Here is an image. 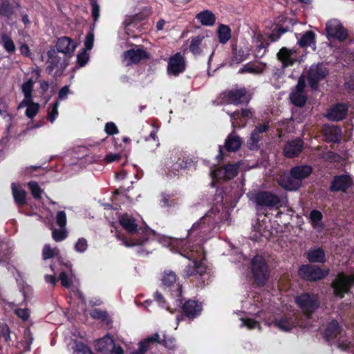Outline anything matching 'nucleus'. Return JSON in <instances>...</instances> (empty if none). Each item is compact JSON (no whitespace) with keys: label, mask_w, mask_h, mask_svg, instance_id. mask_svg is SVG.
<instances>
[{"label":"nucleus","mask_w":354,"mask_h":354,"mask_svg":"<svg viewBox=\"0 0 354 354\" xmlns=\"http://www.w3.org/2000/svg\"><path fill=\"white\" fill-rule=\"evenodd\" d=\"M46 56V70L49 73H51L55 69L62 70L63 68L64 62L55 50H48Z\"/></svg>","instance_id":"obj_14"},{"label":"nucleus","mask_w":354,"mask_h":354,"mask_svg":"<svg viewBox=\"0 0 354 354\" xmlns=\"http://www.w3.org/2000/svg\"><path fill=\"white\" fill-rule=\"evenodd\" d=\"M77 46V43L68 37H62L58 39L56 47L59 52L67 55H72Z\"/></svg>","instance_id":"obj_16"},{"label":"nucleus","mask_w":354,"mask_h":354,"mask_svg":"<svg viewBox=\"0 0 354 354\" xmlns=\"http://www.w3.org/2000/svg\"><path fill=\"white\" fill-rule=\"evenodd\" d=\"M222 97L224 102L235 104L248 102L250 99L245 88L232 89L223 93Z\"/></svg>","instance_id":"obj_7"},{"label":"nucleus","mask_w":354,"mask_h":354,"mask_svg":"<svg viewBox=\"0 0 354 354\" xmlns=\"http://www.w3.org/2000/svg\"><path fill=\"white\" fill-rule=\"evenodd\" d=\"M147 57L146 52L140 48H135L126 51L123 55V62L126 65L136 64Z\"/></svg>","instance_id":"obj_15"},{"label":"nucleus","mask_w":354,"mask_h":354,"mask_svg":"<svg viewBox=\"0 0 354 354\" xmlns=\"http://www.w3.org/2000/svg\"><path fill=\"white\" fill-rule=\"evenodd\" d=\"M28 187L35 198H39L41 197L42 191L36 182H30L28 183Z\"/></svg>","instance_id":"obj_50"},{"label":"nucleus","mask_w":354,"mask_h":354,"mask_svg":"<svg viewBox=\"0 0 354 354\" xmlns=\"http://www.w3.org/2000/svg\"><path fill=\"white\" fill-rule=\"evenodd\" d=\"M160 335L158 333L152 335L139 344L138 351H134L132 354H143L149 348V342H159Z\"/></svg>","instance_id":"obj_32"},{"label":"nucleus","mask_w":354,"mask_h":354,"mask_svg":"<svg viewBox=\"0 0 354 354\" xmlns=\"http://www.w3.org/2000/svg\"><path fill=\"white\" fill-rule=\"evenodd\" d=\"M327 70L322 64H313L308 71V80L312 88L315 89L319 81L324 79Z\"/></svg>","instance_id":"obj_9"},{"label":"nucleus","mask_w":354,"mask_h":354,"mask_svg":"<svg viewBox=\"0 0 354 354\" xmlns=\"http://www.w3.org/2000/svg\"><path fill=\"white\" fill-rule=\"evenodd\" d=\"M4 337L6 341L10 339V330L6 325L0 326V337Z\"/></svg>","instance_id":"obj_61"},{"label":"nucleus","mask_w":354,"mask_h":354,"mask_svg":"<svg viewBox=\"0 0 354 354\" xmlns=\"http://www.w3.org/2000/svg\"><path fill=\"white\" fill-rule=\"evenodd\" d=\"M353 283L354 274L346 276L343 273L339 274L333 283L335 294L341 297H343L344 294L349 290Z\"/></svg>","instance_id":"obj_5"},{"label":"nucleus","mask_w":354,"mask_h":354,"mask_svg":"<svg viewBox=\"0 0 354 354\" xmlns=\"http://www.w3.org/2000/svg\"><path fill=\"white\" fill-rule=\"evenodd\" d=\"M19 50L21 52V53L24 55H26V56H29L30 55V50H29V47L28 46L27 44H21L20 48H19Z\"/></svg>","instance_id":"obj_64"},{"label":"nucleus","mask_w":354,"mask_h":354,"mask_svg":"<svg viewBox=\"0 0 354 354\" xmlns=\"http://www.w3.org/2000/svg\"><path fill=\"white\" fill-rule=\"evenodd\" d=\"M326 31L329 37L343 41L347 37V33L340 22L337 19H330L326 26Z\"/></svg>","instance_id":"obj_10"},{"label":"nucleus","mask_w":354,"mask_h":354,"mask_svg":"<svg viewBox=\"0 0 354 354\" xmlns=\"http://www.w3.org/2000/svg\"><path fill=\"white\" fill-rule=\"evenodd\" d=\"M299 44L302 47H312L315 48V33L313 31H307L299 41Z\"/></svg>","instance_id":"obj_35"},{"label":"nucleus","mask_w":354,"mask_h":354,"mask_svg":"<svg viewBox=\"0 0 354 354\" xmlns=\"http://www.w3.org/2000/svg\"><path fill=\"white\" fill-rule=\"evenodd\" d=\"M254 201L257 206L276 207H279L281 200L278 196L270 192H260L255 194Z\"/></svg>","instance_id":"obj_4"},{"label":"nucleus","mask_w":354,"mask_h":354,"mask_svg":"<svg viewBox=\"0 0 354 354\" xmlns=\"http://www.w3.org/2000/svg\"><path fill=\"white\" fill-rule=\"evenodd\" d=\"M196 18L204 26H212L216 21L214 15L209 10H205L198 13Z\"/></svg>","instance_id":"obj_31"},{"label":"nucleus","mask_w":354,"mask_h":354,"mask_svg":"<svg viewBox=\"0 0 354 354\" xmlns=\"http://www.w3.org/2000/svg\"><path fill=\"white\" fill-rule=\"evenodd\" d=\"M299 276L308 281H316L324 278L327 272L321 270L315 266H302L299 270Z\"/></svg>","instance_id":"obj_6"},{"label":"nucleus","mask_w":354,"mask_h":354,"mask_svg":"<svg viewBox=\"0 0 354 354\" xmlns=\"http://www.w3.org/2000/svg\"><path fill=\"white\" fill-rule=\"evenodd\" d=\"M242 144L241 138L234 133L230 134L225 140V148L228 151H236Z\"/></svg>","instance_id":"obj_26"},{"label":"nucleus","mask_w":354,"mask_h":354,"mask_svg":"<svg viewBox=\"0 0 354 354\" xmlns=\"http://www.w3.org/2000/svg\"><path fill=\"white\" fill-rule=\"evenodd\" d=\"M53 239L57 241H62L67 236V232L65 227H60L59 230L52 228Z\"/></svg>","instance_id":"obj_46"},{"label":"nucleus","mask_w":354,"mask_h":354,"mask_svg":"<svg viewBox=\"0 0 354 354\" xmlns=\"http://www.w3.org/2000/svg\"><path fill=\"white\" fill-rule=\"evenodd\" d=\"M252 271L256 283L263 285L269 277L268 268L263 257L257 255L252 261Z\"/></svg>","instance_id":"obj_2"},{"label":"nucleus","mask_w":354,"mask_h":354,"mask_svg":"<svg viewBox=\"0 0 354 354\" xmlns=\"http://www.w3.org/2000/svg\"><path fill=\"white\" fill-rule=\"evenodd\" d=\"M185 70V61L180 53H176L170 58L168 66V72L174 75L183 72Z\"/></svg>","instance_id":"obj_17"},{"label":"nucleus","mask_w":354,"mask_h":354,"mask_svg":"<svg viewBox=\"0 0 354 354\" xmlns=\"http://www.w3.org/2000/svg\"><path fill=\"white\" fill-rule=\"evenodd\" d=\"M92 15L95 21H97L100 15V8L96 2L92 3Z\"/></svg>","instance_id":"obj_62"},{"label":"nucleus","mask_w":354,"mask_h":354,"mask_svg":"<svg viewBox=\"0 0 354 354\" xmlns=\"http://www.w3.org/2000/svg\"><path fill=\"white\" fill-rule=\"evenodd\" d=\"M88 59V55L86 54L85 51L79 53L77 55V62L80 66H82L85 65Z\"/></svg>","instance_id":"obj_60"},{"label":"nucleus","mask_w":354,"mask_h":354,"mask_svg":"<svg viewBox=\"0 0 354 354\" xmlns=\"http://www.w3.org/2000/svg\"><path fill=\"white\" fill-rule=\"evenodd\" d=\"M119 222L122 226L129 233L133 234L136 232L137 224L135 219L128 214L122 215L119 218Z\"/></svg>","instance_id":"obj_27"},{"label":"nucleus","mask_w":354,"mask_h":354,"mask_svg":"<svg viewBox=\"0 0 354 354\" xmlns=\"http://www.w3.org/2000/svg\"><path fill=\"white\" fill-rule=\"evenodd\" d=\"M12 192L16 203L23 205L26 203V193L19 185L12 184Z\"/></svg>","instance_id":"obj_30"},{"label":"nucleus","mask_w":354,"mask_h":354,"mask_svg":"<svg viewBox=\"0 0 354 354\" xmlns=\"http://www.w3.org/2000/svg\"><path fill=\"white\" fill-rule=\"evenodd\" d=\"M210 48L213 50V41L208 37L205 36H196L193 37L190 41L189 50L194 55H199L204 48ZM214 50H212V55Z\"/></svg>","instance_id":"obj_8"},{"label":"nucleus","mask_w":354,"mask_h":354,"mask_svg":"<svg viewBox=\"0 0 354 354\" xmlns=\"http://www.w3.org/2000/svg\"><path fill=\"white\" fill-rule=\"evenodd\" d=\"M104 130L109 135H113L118 133V128L113 122H107L105 125Z\"/></svg>","instance_id":"obj_56"},{"label":"nucleus","mask_w":354,"mask_h":354,"mask_svg":"<svg viewBox=\"0 0 354 354\" xmlns=\"http://www.w3.org/2000/svg\"><path fill=\"white\" fill-rule=\"evenodd\" d=\"M310 220L312 225L314 228L319 230L322 228L321 220L322 218V214L317 210H313L310 213Z\"/></svg>","instance_id":"obj_40"},{"label":"nucleus","mask_w":354,"mask_h":354,"mask_svg":"<svg viewBox=\"0 0 354 354\" xmlns=\"http://www.w3.org/2000/svg\"><path fill=\"white\" fill-rule=\"evenodd\" d=\"M15 314L23 321H26L29 316L30 312L28 308H19L15 310Z\"/></svg>","instance_id":"obj_55"},{"label":"nucleus","mask_w":354,"mask_h":354,"mask_svg":"<svg viewBox=\"0 0 354 354\" xmlns=\"http://www.w3.org/2000/svg\"><path fill=\"white\" fill-rule=\"evenodd\" d=\"M73 354H93L92 351L83 343L75 342L73 346Z\"/></svg>","instance_id":"obj_41"},{"label":"nucleus","mask_w":354,"mask_h":354,"mask_svg":"<svg viewBox=\"0 0 354 354\" xmlns=\"http://www.w3.org/2000/svg\"><path fill=\"white\" fill-rule=\"evenodd\" d=\"M59 102L57 101L53 106L50 111L48 112V119L53 123L58 115Z\"/></svg>","instance_id":"obj_53"},{"label":"nucleus","mask_w":354,"mask_h":354,"mask_svg":"<svg viewBox=\"0 0 354 354\" xmlns=\"http://www.w3.org/2000/svg\"><path fill=\"white\" fill-rule=\"evenodd\" d=\"M279 59L284 66L292 65L297 59V55L295 50L282 48L277 54Z\"/></svg>","instance_id":"obj_22"},{"label":"nucleus","mask_w":354,"mask_h":354,"mask_svg":"<svg viewBox=\"0 0 354 354\" xmlns=\"http://www.w3.org/2000/svg\"><path fill=\"white\" fill-rule=\"evenodd\" d=\"M1 41L7 52L13 53L15 51V45L10 37L6 33L1 34Z\"/></svg>","instance_id":"obj_37"},{"label":"nucleus","mask_w":354,"mask_h":354,"mask_svg":"<svg viewBox=\"0 0 354 354\" xmlns=\"http://www.w3.org/2000/svg\"><path fill=\"white\" fill-rule=\"evenodd\" d=\"M305 87V80L303 76L300 77L295 90L290 94V100L292 104L297 106H303L306 101V97L304 90Z\"/></svg>","instance_id":"obj_12"},{"label":"nucleus","mask_w":354,"mask_h":354,"mask_svg":"<svg viewBox=\"0 0 354 354\" xmlns=\"http://www.w3.org/2000/svg\"><path fill=\"white\" fill-rule=\"evenodd\" d=\"M68 93L69 88L67 86H65L60 89L58 94V97L59 100H64L67 97Z\"/></svg>","instance_id":"obj_63"},{"label":"nucleus","mask_w":354,"mask_h":354,"mask_svg":"<svg viewBox=\"0 0 354 354\" xmlns=\"http://www.w3.org/2000/svg\"><path fill=\"white\" fill-rule=\"evenodd\" d=\"M87 241L84 239H80L75 245V249L78 252H83L87 249Z\"/></svg>","instance_id":"obj_54"},{"label":"nucleus","mask_w":354,"mask_h":354,"mask_svg":"<svg viewBox=\"0 0 354 354\" xmlns=\"http://www.w3.org/2000/svg\"><path fill=\"white\" fill-rule=\"evenodd\" d=\"M95 348L97 352L101 354H123V349L120 346H116L113 339L106 335L100 339H98Z\"/></svg>","instance_id":"obj_3"},{"label":"nucleus","mask_w":354,"mask_h":354,"mask_svg":"<svg viewBox=\"0 0 354 354\" xmlns=\"http://www.w3.org/2000/svg\"><path fill=\"white\" fill-rule=\"evenodd\" d=\"M241 326H245L247 328L252 330L258 328L261 329L260 324L258 322L253 320L250 318H241Z\"/></svg>","instance_id":"obj_47"},{"label":"nucleus","mask_w":354,"mask_h":354,"mask_svg":"<svg viewBox=\"0 0 354 354\" xmlns=\"http://www.w3.org/2000/svg\"><path fill=\"white\" fill-rule=\"evenodd\" d=\"M290 171L293 177L301 183L304 178L311 174L312 169L309 166L302 165L292 168Z\"/></svg>","instance_id":"obj_29"},{"label":"nucleus","mask_w":354,"mask_h":354,"mask_svg":"<svg viewBox=\"0 0 354 354\" xmlns=\"http://www.w3.org/2000/svg\"><path fill=\"white\" fill-rule=\"evenodd\" d=\"M24 106H27L26 115L30 118H33L37 113L39 108V105L33 102L32 100L29 103L26 104Z\"/></svg>","instance_id":"obj_43"},{"label":"nucleus","mask_w":354,"mask_h":354,"mask_svg":"<svg viewBox=\"0 0 354 354\" xmlns=\"http://www.w3.org/2000/svg\"><path fill=\"white\" fill-rule=\"evenodd\" d=\"M147 236H146L145 235V237L142 238V239H125V238H123L121 239L122 243L124 245H125L126 247H133V246H136V245H142L147 240Z\"/></svg>","instance_id":"obj_44"},{"label":"nucleus","mask_w":354,"mask_h":354,"mask_svg":"<svg viewBox=\"0 0 354 354\" xmlns=\"http://www.w3.org/2000/svg\"><path fill=\"white\" fill-rule=\"evenodd\" d=\"M218 36L221 43H226L231 37L229 27L225 25H221L218 29Z\"/></svg>","instance_id":"obj_39"},{"label":"nucleus","mask_w":354,"mask_h":354,"mask_svg":"<svg viewBox=\"0 0 354 354\" xmlns=\"http://www.w3.org/2000/svg\"><path fill=\"white\" fill-rule=\"evenodd\" d=\"M56 223L59 227H65L66 224V215L64 211H59L56 216Z\"/></svg>","instance_id":"obj_51"},{"label":"nucleus","mask_w":354,"mask_h":354,"mask_svg":"<svg viewBox=\"0 0 354 354\" xmlns=\"http://www.w3.org/2000/svg\"><path fill=\"white\" fill-rule=\"evenodd\" d=\"M261 139L260 133L253 131L250 138L248 141V146L250 149H257L259 147V142Z\"/></svg>","instance_id":"obj_42"},{"label":"nucleus","mask_w":354,"mask_h":354,"mask_svg":"<svg viewBox=\"0 0 354 354\" xmlns=\"http://www.w3.org/2000/svg\"><path fill=\"white\" fill-rule=\"evenodd\" d=\"M307 257L311 262L323 263L325 261L324 252L320 248L309 250L307 254Z\"/></svg>","instance_id":"obj_34"},{"label":"nucleus","mask_w":354,"mask_h":354,"mask_svg":"<svg viewBox=\"0 0 354 354\" xmlns=\"http://www.w3.org/2000/svg\"><path fill=\"white\" fill-rule=\"evenodd\" d=\"M262 68L258 66L248 64L245 65L239 71V73H259L261 71Z\"/></svg>","instance_id":"obj_49"},{"label":"nucleus","mask_w":354,"mask_h":354,"mask_svg":"<svg viewBox=\"0 0 354 354\" xmlns=\"http://www.w3.org/2000/svg\"><path fill=\"white\" fill-rule=\"evenodd\" d=\"M206 270V266L205 265L202 263L201 261H198L196 260H194L192 262V265H189L186 270H185V274L187 276H192L195 274H202L203 273L205 272Z\"/></svg>","instance_id":"obj_28"},{"label":"nucleus","mask_w":354,"mask_h":354,"mask_svg":"<svg viewBox=\"0 0 354 354\" xmlns=\"http://www.w3.org/2000/svg\"><path fill=\"white\" fill-rule=\"evenodd\" d=\"M339 328L338 323L336 321H332L325 331V337L327 339L335 338L339 333Z\"/></svg>","instance_id":"obj_38"},{"label":"nucleus","mask_w":354,"mask_h":354,"mask_svg":"<svg viewBox=\"0 0 354 354\" xmlns=\"http://www.w3.org/2000/svg\"><path fill=\"white\" fill-rule=\"evenodd\" d=\"M214 228L212 219L209 216H204L200 218L197 222L194 223L189 231V234L194 232L198 230L203 234L210 232Z\"/></svg>","instance_id":"obj_20"},{"label":"nucleus","mask_w":354,"mask_h":354,"mask_svg":"<svg viewBox=\"0 0 354 354\" xmlns=\"http://www.w3.org/2000/svg\"><path fill=\"white\" fill-rule=\"evenodd\" d=\"M295 302L307 317H309L319 306V299L315 294L303 293L295 298Z\"/></svg>","instance_id":"obj_1"},{"label":"nucleus","mask_w":354,"mask_h":354,"mask_svg":"<svg viewBox=\"0 0 354 354\" xmlns=\"http://www.w3.org/2000/svg\"><path fill=\"white\" fill-rule=\"evenodd\" d=\"M34 81L32 79L28 80L27 82L24 83L21 86L22 92L24 95V99L19 104L18 109H21L24 106L29 103L32 100V91L34 86Z\"/></svg>","instance_id":"obj_24"},{"label":"nucleus","mask_w":354,"mask_h":354,"mask_svg":"<svg viewBox=\"0 0 354 354\" xmlns=\"http://www.w3.org/2000/svg\"><path fill=\"white\" fill-rule=\"evenodd\" d=\"M59 279L62 285L65 288H69L73 283L72 277H68L64 272H61Z\"/></svg>","instance_id":"obj_52"},{"label":"nucleus","mask_w":354,"mask_h":354,"mask_svg":"<svg viewBox=\"0 0 354 354\" xmlns=\"http://www.w3.org/2000/svg\"><path fill=\"white\" fill-rule=\"evenodd\" d=\"M347 111L348 108L345 104H338L328 110L326 117L330 120L339 121L344 118Z\"/></svg>","instance_id":"obj_19"},{"label":"nucleus","mask_w":354,"mask_h":354,"mask_svg":"<svg viewBox=\"0 0 354 354\" xmlns=\"http://www.w3.org/2000/svg\"><path fill=\"white\" fill-rule=\"evenodd\" d=\"M352 184V180L348 175H342L334 178L331 189L333 191L344 192Z\"/></svg>","instance_id":"obj_23"},{"label":"nucleus","mask_w":354,"mask_h":354,"mask_svg":"<svg viewBox=\"0 0 354 354\" xmlns=\"http://www.w3.org/2000/svg\"><path fill=\"white\" fill-rule=\"evenodd\" d=\"M121 158V156L119 153H109L104 158V160L106 163H111L113 162L118 161Z\"/></svg>","instance_id":"obj_58"},{"label":"nucleus","mask_w":354,"mask_h":354,"mask_svg":"<svg viewBox=\"0 0 354 354\" xmlns=\"http://www.w3.org/2000/svg\"><path fill=\"white\" fill-rule=\"evenodd\" d=\"M238 165H227L220 167L213 171V177L218 180H230L234 178L238 173Z\"/></svg>","instance_id":"obj_13"},{"label":"nucleus","mask_w":354,"mask_h":354,"mask_svg":"<svg viewBox=\"0 0 354 354\" xmlns=\"http://www.w3.org/2000/svg\"><path fill=\"white\" fill-rule=\"evenodd\" d=\"M278 182L280 186L288 191L296 190L301 185V183L293 177L291 172L290 175L284 174L281 176Z\"/></svg>","instance_id":"obj_21"},{"label":"nucleus","mask_w":354,"mask_h":354,"mask_svg":"<svg viewBox=\"0 0 354 354\" xmlns=\"http://www.w3.org/2000/svg\"><path fill=\"white\" fill-rule=\"evenodd\" d=\"M94 35L93 32H89L86 35L85 40L86 50H91L93 44Z\"/></svg>","instance_id":"obj_59"},{"label":"nucleus","mask_w":354,"mask_h":354,"mask_svg":"<svg viewBox=\"0 0 354 354\" xmlns=\"http://www.w3.org/2000/svg\"><path fill=\"white\" fill-rule=\"evenodd\" d=\"M183 310L188 317L193 318L200 314L201 306L196 301L189 300L185 304Z\"/></svg>","instance_id":"obj_25"},{"label":"nucleus","mask_w":354,"mask_h":354,"mask_svg":"<svg viewBox=\"0 0 354 354\" xmlns=\"http://www.w3.org/2000/svg\"><path fill=\"white\" fill-rule=\"evenodd\" d=\"M162 286L165 288L171 289V295L174 297H179L180 295V286L176 281V275L172 271L165 272L162 279Z\"/></svg>","instance_id":"obj_11"},{"label":"nucleus","mask_w":354,"mask_h":354,"mask_svg":"<svg viewBox=\"0 0 354 354\" xmlns=\"http://www.w3.org/2000/svg\"><path fill=\"white\" fill-rule=\"evenodd\" d=\"M303 149V142L299 139L288 142L283 148L286 157L291 158L298 156Z\"/></svg>","instance_id":"obj_18"},{"label":"nucleus","mask_w":354,"mask_h":354,"mask_svg":"<svg viewBox=\"0 0 354 354\" xmlns=\"http://www.w3.org/2000/svg\"><path fill=\"white\" fill-rule=\"evenodd\" d=\"M12 8L6 0H0V15L6 17H10L12 14Z\"/></svg>","instance_id":"obj_45"},{"label":"nucleus","mask_w":354,"mask_h":354,"mask_svg":"<svg viewBox=\"0 0 354 354\" xmlns=\"http://www.w3.org/2000/svg\"><path fill=\"white\" fill-rule=\"evenodd\" d=\"M268 128H269V122L265 121L262 124H259L258 125H257L255 129H254V131H255L256 132H258L261 134L264 132H266L268 131Z\"/></svg>","instance_id":"obj_57"},{"label":"nucleus","mask_w":354,"mask_h":354,"mask_svg":"<svg viewBox=\"0 0 354 354\" xmlns=\"http://www.w3.org/2000/svg\"><path fill=\"white\" fill-rule=\"evenodd\" d=\"M59 250L57 248H51L49 245L46 244L43 248V258L44 259H50L58 254Z\"/></svg>","instance_id":"obj_48"},{"label":"nucleus","mask_w":354,"mask_h":354,"mask_svg":"<svg viewBox=\"0 0 354 354\" xmlns=\"http://www.w3.org/2000/svg\"><path fill=\"white\" fill-rule=\"evenodd\" d=\"M324 134L331 142H338L341 138V130L337 127H328L324 129Z\"/></svg>","instance_id":"obj_33"},{"label":"nucleus","mask_w":354,"mask_h":354,"mask_svg":"<svg viewBox=\"0 0 354 354\" xmlns=\"http://www.w3.org/2000/svg\"><path fill=\"white\" fill-rule=\"evenodd\" d=\"M274 325L281 330L289 331L296 326L292 319L283 317L274 322Z\"/></svg>","instance_id":"obj_36"}]
</instances>
